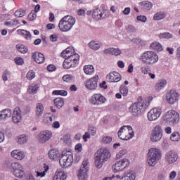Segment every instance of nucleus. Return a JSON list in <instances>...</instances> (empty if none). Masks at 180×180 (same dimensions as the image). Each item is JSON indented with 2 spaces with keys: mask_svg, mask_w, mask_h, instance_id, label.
I'll return each instance as SVG.
<instances>
[{
  "mask_svg": "<svg viewBox=\"0 0 180 180\" xmlns=\"http://www.w3.org/2000/svg\"><path fill=\"white\" fill-rule=\"evenodd\" d=\"M95 155V165L96 168L101 169L103 167V162L108 161L112 155L108 148H102L97 151Z\"/></svg>",
  "mask_w": 180,
  "mask_h": 180,
  "instance_id": "obj_1",
  "label": "nucleus"
},
{
  "mask_svg": "<svg viewBox=\"0 0 180 180\" xmlns=\"http://www.w3.org/2000/svg\"><path fill=\"white\" fill-rule=\"evenodd\" d=\"M5 165L17 178L22 179L25 176V169H23L22 165L18 162H12L9 160H6L5 162Z\"/></svg>",
  "mask_w": 180,
  "mask_h": 180,
  "instance_id": "obj_2",
  "label": "nucleus"
},
{
  "mask_svg": "<svg viewBox=\"0 0 180 180\" xmlns=\"http://www.w3.org/2000/svg\"><path fill=\"white\" fill-rule=\"evenodd\" d=\"M75 18L71 15L63 17L59 22L58 27L60 32H70L72 26L75 25Z\"/></svg>",
  "mask_w": 180,
  "mask_h": 180,
  "instance_id": "obj_3",
  "label": "nucleus"
},
{
  "mask_svg": "<svg viewBox=\"0 0 180 180\" xmlns=\"http://www.w3.org/2000/svg\"><path fill=\"white\" fill-rule=\"evenodd\" d=\"M140 60L146 65H153L158 63V56L154 51H148L142 53Z\"/></svg>",
  "mask_w": 180,
  "mask_h": 180,
  "instance_id": "obj_4",
  "label": "nucleus"
},
{
  "mask_svg": "<svg viewBox=\"0 0 180 180\" xmlns=\"http://www.w3.org/2000/svg\"><path fill=\"white\" fill-rule=\"evenodd\" d=\"M161 160V151L155 148H152L148 153V164L150 167H154Z\"/></svg>",
  "mask_w": 180,
  "mask_h": 180,
  "instance_id": "obj_5",
  "label": "nucleus"
},
{
  "mask_svg": "<svg viewBox=\"0 0 180 180\" xmlns=\"http://www.w3.org/2000/svg\"><path fill=\"white\" fill-rule=\"evenodd\" d=\"M65 58L63 63V67L65 70H70V68H74L78 65L79 63V55L78 53H73L72 55L68 56Z\"/></svg>",
  "mask_w": 180,
  "mask_h": 180,
  "instance_id": "obj_6",
  "label": "nucleus"
},
{
  "mask_svg": "<svg viewBox=\"0 0 180 180\" xmlns=\"http://www.w3.org/2000/svg\"><path fill=\"white\" fill-rule=\"evenodd\" d=\"M149 105L150 103L147 101L135 103L130 106V110L134 116H137L144 113Z\"/></svg>",
  "mask_w": 180,
  "mask_h": 180,
  "instance_id": "obj_7",
  "label": "nucleus"
},
{
  "mask_svg": "<svg viewBox=\"0 0 180 180\" xmlns=\"http://www.w3.org/2000/svg\"><path fill=\"white\" fill-rule=\"evenodd\" d=\"M60 165L62 168H68L74 162V155L71 152L63 151L59 160Z\"/></svg>",
  "mask_w": 180,
  "mask_h": 180,
  "instance_id": "obj_8",
  "label": "nucleus"
},
{
  "mask_svg": "<svg viewBox=\"0 0 180 180\" xmlns=\"http://www.w3.org/2000/svg\"><path fill=\"white\" fill-rule=\"evenodd\" d=\"M134 136V132L133 131V128L131 126H122L118 131V137L121 140H130Z\"/></svg>",
  "mask_w": 180,
  "mask_h": 180,
  "instance_id": "obj_9",
  "label": "nucleus"
},
{
  "mask_svg": "<svg viewBox=\"0 0 180 180\" xmlns=\"http://www.w3.org/2000/svg\"><path fill=\"white\" fill-rule=\"evenodd\" d=\"M165 120L167 123H169L171 126L178 124L179 122V114L174 110H169L165 114Z\"/></svg>",
  "mask_w": 180,
  "mask_h": 180,
  "instance_id": "obj_10",
  "label": "nucleus"
},
{
  "mask_svg": "<svg viewBox=\"0 0 180 180\" xmlns=\"http://www.w3.org/2000/svg\"><path fill=\"white\" fill-rule=\"evenodd\" d=\"M88 171H89V162L88 159H84L79 172V180L88 179Z\"/></svg>",
  "mask_w": 180,
  "mask_h": 180,
  "instance_id": "obj_11",
  "label": "nucleus"
},
{
  "mask_svg": "<svg viewBox=\"0 0 180 180\" xmlns=\"http://www.w3.org/2000/svg\"><path fill=\"white\" fill-rule=\"evenodd\" d=\"M161 139H162V127H161V125L158 124L152 130L150 141L152 143H158Z\"/></svg>",
  "mask_w": 180,
  "mask_h": 180,
  "instance_id": "obj_12",
  "label": "nucleus"
},
{
  "mask_svg": "<svg viewBox=\"0 0 180 180\" xmlns=\"http://www.w3.org/2000/svg\"><path fill=\"white\" fill-rule=\"evenodd\" d=\"M109 15L110 13L108 10L102 9L97 8L94 10L92 13V17L96 20H102V19H106V18H109Z\"/></svg>",
  "mask_w": 180,
  "mask_h": 180,
  "instance_id": "obj_13",
  "label": "nucleus"
},
{
  "mask_svg": "<svg viewBox=\"0 0 180 180\" xmlns=\"http://www.w3.org/2000/svg\"><path fill=\"white\" fill-rule=\"evenodd\" d=\"M130 165V162L127 158L122 159L120 161L117 162L112 166V170L115 173L120 172V171H123L124 168H127Z\"/></svg>",
  "mask_w": 180,
  "mask_h": 180,
  "instance_id": "obj_14",
  "label": "nucleus"
},
{
  "mask_svg": "<svg viewBox=\"0 0 180 180\" xmlns=\"http://www.w3.org/2000/svg\"><path fill=\"white\" fill-rule=\"evenodd\" d=\"M179 99V93L175 90H170L166 94V101L169 105H174Z\"/></svg>",
  "mask_w": 180,
  "mask_h": 180,
  "instance_id": "obj_15",
  "label": "nucleus"
},
{
  "mask_svg": "<svg viewBox=\"0 0 180 180\" xmlns=\"http://www.w3.org/2000/svg\"><path fill=\"white\" fill-rule=\"evenodd\" d=\"M162 113V110L160 108H155L150 110L148 112V119L150 122H153L154 120H157Z\"/></svg>",
  "mask_w": 180,
  "mask_h": 180,
  "instance_id": "obj_16",
  "label": "nucleus"
},
{
  "mask_svg": "<svg viewBox=\"0 0 180 180\" xmlns=\"http://www.w3.org/2000/svg\"><path fill=\"white\" fill-rule=\"evenodd\" d=\"M51 137H53V133L51 131H41L39 134V143L44 144V143H47V141H49Z\"/></svg>",
  "mask_w": 180,
  "mask_h": 180,
  "instance_id": "obj_17",
  "label": "nucleus"
},
{
  "mask_svg": "<svg viewBox=\"0 0 180 180\" xmlns=\"http://www.w3.org/2000/svg\"><path fill=\"white\" fill-rule=\"evenodd\" d=\"M99 79V76L96 75L94 77L89 79L85 82V86L87 89H90L91 91L94 89H96L98 88V80Z\"/></svg>",
  "mask_w": 180,
  "mask_h": 180,
  "instance_id": "obj_18",
  "label": "nucleus"
},
{
  "mask_svg": "<svg viewBox=\"0 0 180 180\" xmlns=\"http://www.w3.org/2000/svg\"><path fill=\"white\" fill-rule=\"evenodd\" d=\"M178 158V153L174 150H169L165 154V160L169 164H175Z\"/></svg>",
  "mask_w": 180,
  "mask_h": 180,
  "instance_id": "obj_19",
  "label": "nucleus"
},
{
  "mask_svg": "<svg viewBox=\"0 0 180 180\" xmlns=\"http://www.w3.org/2000/svg\"><path fill=\"white\" fill-rule=\"evenodd\" d=\"M107 82H119V81H122V76L120 73L117 72H111L106 76Z\"/></svg>",
  "mask_w": 180,
  "mask_h": 180,
  "instance_id": "obj_20",
  "label": "nucleus"
},
{
  "mask_svg": "<svg viewBox=\"0 0 180 180\" xmlns=\"http://www.w3.org/2000/svg\"><path fill=\"white\" fill-rule=\"evenodd\" d=\"M90 102L92 105H102V103H105V102H106V98H105L102 94H96L91 96Z\"/></svg>",
  "mask_w": 180,
  "mask_h": 180,
  "instance_id": "obj_21",
  "label": "nucleus"
},
{
  "mask_svg": "<svg viewBox=\"0 0 180 180\" xmlns=\"http://www.w3.org/2000/svg\"><path fill=\"white\" fill-rule=\"evenodd\" d=\"M13 123L18 124L22 122V111L19 107H16L13 113L12 116Z\"/></svg>",
  "mask_w": 180,
  "mask_h": 180,
  "instance_id": "obj_22",
  "label": "nucleus"
},
{
  "mask_svg": "<svg viewBox=\"0 0 180 180\" xmlns=\"http://www.w3.org/2000/svg\"><path fill=\"white\" fill-rule=\"evenodd\" d=\"M32 58L35 63H37V64H43L45 61L44 55L39 52L33 53Z\"/></svg>",
  "mask_w": 180,
  "mask_h": 180,
  "instance_id": "obj_23",
  "label": "nucleus"
},
{
  "mask_svg": "<svg viewBox=\"0 0 180 180\" xmlns=\"http://www.w3.org/2000/svg\"><path fill=\"white\" fill-rule=\"evenodd\" d=\"M11 156L15 160L22 161L25 158V152L19 150H14L11 152Z\"/></svg>",
  "mask_w": 180,
  "mask_h": 180,
  "instance_id": "obj_24",
  "label": "nucleus"
},
{
  "mask_svg": "<svg viewBox=\"0 0 180 180\" xmlns=\"http://www.w3.org/2000/svg\"><path fill=\"white\" fill-rule=\"evenodd\" d=\"M88 46L89 49H91V50H94V51H96L102 47V44H101L98 41H91L88 44Z\"/></svg>",
  "mask_w": 180,
  "mask_h": 180,
  "instance_id": "obj_25",
  "label": "nucleus"
},
{
  "mask_svg": "<svg viewBox=\"0 0 180 180\" xmlns=\"http://www.w3.org/2000/svg\"><path fill=\"white\" fill-rule=\"evenodd\" d=\"M44 112V106L41 103H37L35 114L37 117H41Z\"/></svg>",
  "mask_w": 180,
  "mask_h": 180,
  "instance_id": "obj_26",
  "label": "nucleus"
},
{
  "mask_svg": "<svg viewBox=\"0 0 180 180\" xmlns=\"http://www.w3.org/2000/svg\"><path fill=\"white\" fill-rule=\"evenodd\" d=\"M12 116V111L10 109H4L0 112V120L8 119Z\"/></svg>",
  "mask_w": 180,
  "mask_h": 180,
  "instance_id": "obj_27",
  "label": "nucleus"
},
{
  "mask_svg": "<svg viewBox=\"0 0 180 180\" xmlns=\"http://www.w3.org/2000/svg\"><path fill=\"white\" fill-rule=\"evenodd\" d=\"M49 157L51 160H57L60 158V151L57 149H51L49 152Z\"/></svg>",
  "mask_w": 180,
  "mask_h": 180,
  "instance_id": "obj_28",
  "label": "nucleus"
},
{
  "mask_svg": "<svg viewBox=\"0 0 180 180\" xmlns=\"http://www.w3.org/2000/svg\"><path fill=\"white\" fill-rule=\"evenodd\" d=\"M67 175L64 172H58L57 171L53 176V180H66Z\"/></svg>",
  "mask_w": 180,
  "mask_h": 180,
  "instance_id": "obj_29",
  "label": "nucleus"
},
{
  "mask_svg": "<svg viewBox=\"0 0 180 180\" xmlns=\"http://www.w3.org/2000/svg\"><path fill=\"white\" fill-rule=\"evenodd\" d=\"M150 49L155 51H162V45L160 42L155 41L150 44Z\"/></svg>",
  "mask_w": 180,
  "mask_h": 180,
  "instance_id": "obj_30",
  "label": "nucleus"
},
{
  "mask_svg": "<svg viewBox=\"0 0 180 180\" xmlns=\"http://www.w3.org/2000/svg\"><path fill=\"white\" fill-rule=\"evenodd\" d=\"M167 18V13L165 12H158L153 16L154 20H162V19H165Z\"/></svg>",
  "mask_w": 180,
  "mask_h": 180,
  "instance_id": "obj_31",
  "label": "nucleus"
},
{
  "mask_svg": "<svg viewBox=\"0 0 180 180\" xmlns=\"http://www.w3.org/2000/svg\"><path fill=\"white\" fill-rule=\"evenodd\" d=\"M121 180H134V172L130 171L127 172L124 174V176H122Z\"/></svg>",
  "mask_w": 180,
  "mask_h": 180,
  "instance_id": "obj_32",
  "label": "nucleus"
},
{
  "mask_svg": "<svg viewBox=\"0 0 180 180\" xmlns=\"http://www.w3.org/2000/svg\"><path fill=\"white\" fill-rule=\"evenodd\" d=\"M84 72L87 75H91V74H94V72H95V68L92 65H85L84 68Z\"/></svg>",
  "mask_w": 180,
  "mask_h": 180,
  "instance_id": "obj_33",
  "label": "nucleus"
},
{
  "mask_svg": "<svg viewBox=\"0 0 180 180\" xmlns=\"http://www.w3.org/2000/svg\"><path fill=\"white\" fill-rule=\"evenodd\" d=\"M37 91H39V84H32L29 86L27 92L29 94H37Z\"/></svg>",
  "mask_w": 180,
  "mask_h": 180,
  "instance_id": "obj_34",
  "label": "nucleus"
},
{
  "mask_svg": "<svg viewBox=\"0 0 180 180\" xmlns=\"http://www.w3.org/2000/svg\"><path fill=\"white\" fill-rule=\"evenodd\" d=\"M53 103L55 106L58 108V109H61L63 106H64V99L61 98H56L53 100Z\"/></svg>",
  "mask_w": 180,
  "mask_h": 180,
  "instance_id": "obj_35",
  "label": "nucleus"
},
{
  "mask_svg": "<svg viewBox=\"0 0 180 180\" xmlns=\"http://www.w3.org/2000/svg\"><path fill=\"white\" fill-rule=\"evenodd\" d=\"M71 50H72V47H68L65 50L61 52V57H63V58H65L67 56L72 55V52L71 51Z\"/></svg>",
  "mask_w": 180,
  "mask_h": 180,
  "instance_id": "obj_36",
  "label": "nucleus"
},
{
  "mask_svg": "<svg viewBox=\"0 0 180 180\" xmlns=\"http://www.w3.org/2000/svg\"><path fill=\"white\" fill-rule=\"evenodd\" d=\"M18 144H25L27 143V136L25 134L20 135L17 137Z\"/></svg>",
  "mask_w": 180,
  "mask_h": 180,
  "instance_id": "obj_37",
  "label": "nucleus"
},
{
  "mask_svg": "<svg viewBox=\"0 0 180 180\" xmlns=\"http://www.w3.org/2000/svg\"><path fill=\"white\" fill-rule=\"evenodd\" d=\"M16 47L18 51H19V53H21L22 54H26V53L29 51V49L27 48V46L24 44L17 45Z\"/></svg>",
  "mask_w": 180,
  "mask_h": 180,
  "instance_id": "obj_38",
  "label": "nucleus"
},
{
  "mask_svg": "<svg viewBox=\"0 0 180 180\" xmlns=\"http://www.w3.org/2000/svg\"><path fill=\"white\" fill-rule=\"evenodd\" d=\"M167 85V80L162 79L158 84H156L155 89L156 91H161L162 88Z\"/></svg>",
  "mask_w": 180,
  "mask_h": 180,
  "instance_id": "obj_39",
  "label": "nucleus"
},
{
  "mask_svg": "<svg viewBox=\"0 0 180 180\" xmlns=\"http://www.w3.org/2000/svg\"><path fill=\"white\" fill-rule=\"evenodd\" d=\"M141 6L143 8V9H147L148 11H150L153 8V3L146 1L141 2Z\"/></svg>",
  "mask_w": 180,
  "mask_h": 180,
  "instance_id": "obj_40",
  "label": "nucleus"
},
{
  "mask_svg": "<svg viewBox=\"0 0 180 180\" xmlns=\"http://www.w3.org/2000/svg\"><path fill=\"white\" fill-rule=\"evenodd\" d=\"M43 122L45 123V124H51V122H53V117L50 116V114H45L44 115Z\"/></svg>",
  "mask_w": 180,
  "mask_h": 180,
  "instance_id": "obj_41",
  "label": "nucleus"
},
{
  "mask_svg": "<svg viewBox=\"0 0 180 180\" xmlns=\"http://www.w3.org/2000/svg\"><path fill=\"white\" fill-rule=\"evenodd\" d=\"M18 32L20 33V34L25 36L26 40H30V39H32V34H30L29 31L25 30H18Z\"/></svg>",
  "mask_w": 180,
  "mask_h": 180,
  "instance_id": "obj_42",
  "label": "nucleus"
},
{
  "mask_svg": "<svg viewBox=\"0 0 180 180\" xmlns=\"http://www.w3.org/2000/svg\"><path fill=\"white\" fill-rule=\"evenodd\" d=\"M63 79L65 82H72L75 79V77L72 75H65L63 77Z\"/></svg>",
  "mask_w": 180,
  "mask_h": 180,
  "instance_id": "obj_43",
  "label": "nucleus"
},
{
  "mask_svg": "<svg viewBox=\"0 0 180 180\" xmlns=\"http://www.w3.org/2000/svg\"><path fill=\"white\" fill-rule=\"evenodd\" d=\"M26 15V11L22 8L17 10L15 12V16L16 18H23Z\"/></svg>",
  "mask_w": 180,
  "mask_h": 180,
  "instance_id": "obj_44",
  "label": "nucleus"
},
{
  "mask_svg": "<svg viewBox=\"0 0 180 180\" xmlns=\"http://www.w3.org/2000/svg\"><path fill=\"white\" fill-rule=\"evenodd\" d=\"M53 95H60L61 96H67L68 92L65 90H55L53 91Z\"/></svg>",
  "mask_w": 180,
  "mask_h": 180,
  "instance_id": "obj_45",
  "label": "nucleus"
},
{
  "mask_svg": "<svg viewBox=\"0 0 180 180\" xmlns=\"http://www.w3.org/2000/svg\"><path fill=\"white\" fill-rule=\"evenodd\" d=\"M160 39H172L173 35L169 32H163L159 34Z\"/></svg>",
  "mask_w": 180,
  "mask_h": 180,
  "instance_id": "obj_46",
  "label": "nucleus"
},
{
  "mask_svg": "<svg viewBox=\"0 0 180 180\" xmlns=\"http://www.w3.org/2000/svg\"><path fill=\"white\" fill-rule=\"evenodd\" d=\"M44 171L42 172H37V176H41V178H43V176H46V172H47L49 171V166L44 165Z\"/></svg>",
  "mask_w": 180,
  "mask_h": 180,
  "instance_id": "obj_47",
  "label": "nucleus"
},
{
  "mask_svg": "<svg viewBox=\"0 0 180 180\" xmlns=\"http://www.w3.org/2000/svg\"><path fill=\"white\" fill-rule=\"evenodd\" d=\"M36 77V73L34 72V71L33 70H30L26 75V78L29 80V81H32V79H33L34 78Z\"/></svg>",
  "mask_w": 180,
  "mask_h": 180,
  "instance_id": "obj_48",
  "label": "nucleus"
},
{
  "mask_svg": "<svg viewBox=\"0 0 180 180\" xmlns=\"http://www.w3.org/2000/svg\"><path fill=\"white\" fill-rule=\"evenodd\" d=\"M120 94L124 96H127V94H129V89L127 86H121L120 87Z\"/></svg>",
  "mask_w": 180,
  "mask_h": 180,
  "instance_id": "obj_49",
  "label": "nucleus"
},
{
  "mask_svg": "<svg viewBox=\"0 0 180 180\" xmlns=\"http://www.w3.org/2000/svg\"><path fill=\"white\" fill-rule=\"evenodd\" d=\"M179 139V133L178 132H173L170 136V139L172 140V141H178Z\"/></svg>",
  "mask_w": 180,
  "mask_h": 180,
  "instance_id": "obj_50",
  "label": "nucleus"
},
{
  "mask_svg": "<svg viewBox=\"0 0 180 180\" xmlns=\"http://www.w3.org/2000/svg\"><path fill=\"white\" fill-rule=\"evenodd\" d=\"M11 77V72L8 70H5L3 72L2 79L4 81H8V78Z\"/></svg>",
  "mask_w": 180,
  "mask_h": 180,
  "instance_id": "obj_51",
  "label": "nucleus"
},
{
  "mask_svg": "<svg viewBox=\"0 0 180 180\" xmlns=\"http://www.w3.org/2000/svg\"><path fill=\"white\" fill-rule=\"evenodd\" d=\"M126 30H127V32H128V33H136V32L137 31L136 27H134V26H133L131 25H129L126 27Z\"/></svg>",
  "mask_w": 180,
  "mask_h": 180,
  "instance_id": "obj_52",
  "label": "nucleus"
},
{
  "mask_svg": "<svg viewBox=\"0 0 180 180\" xmlns=\"http://www.w3.org/2000/svg\"><path fill=\"white\" fill-rule=\"evenodd\" d=\"M102 142L104 144H110V143H112V137L109 136H103Z\"/></svg>",
  "mask_w": 180,
  "mask_h": 180,
  "instance_id": "obj_53",
  "label": "nucleus"
},
{
  "mask_svg": "<svg viewBox=\"0 0 180 180\" xmlns=\"http://www.w3.org/2000/svg\"><path fill=\"white\" fill-rule=\"evenodd\" d=\"M14 61L15 64H17V65H23V64H25V61L23 60V58L20 57H16L14 59Z\"/></svg>",
  "mask_w": 180,
  "mask_h": 180,
  "instance_id": "obj_54",
  "label": "nucleus"
},
{
  "mask_svg": "<svg viewBox=\"0 0 180 180\" xmlns=\"http://www.w3.org/2000/svg\"><path fill=\"white\" fill-rule=\"evenodd\" d=\"M89 133H91L92 136H95V134H96V127H94L93 125H89Z\"/></svg>",
  "mask_w": 180,
  "mask_h": 180,
  "instance_id": "obj_55",
  "label": "nucleus"
},
{
  "mask_svg": "<svg viewBox=\"0 0 180 180\" xmlns=\"http://www.w3.org/2000/svg\"><path fill=\"white\" fill-rule=\"evenodd\" d=\"M125 154H127V150L122 149L120 150V153H117V158H122L123 155H125Z\"/></svg>",
  "mask_w": 180,
  "mask_h": 180,
  "instance_id": "obj_56",
  "label": "nucleus"
},
{
  "mask_svg": "<svg viewBox=\"0 0 180 180\" xmlns=\"http://www.w3.org/2000/svg\"><path fill=\"white\" fill-rule=\"evenodd\" d=\"M115 50V48H108V49H106L103 51V53L104 54H106V55H108V56H110V54L112 56H113V51Z\"/></svg>",
  "mask_w": 180,
  "mask_h": 180,
  "instance_id": "obj_57",
  "label": "nucleus"
},
{
  "mask_svg": "<svg viewBox=\"0 0 180 180\" xmlns=\"http://www.w3.org/2000/svg\"><path fill=\"white\" fill-rule=\"evenodd\" d=\"M49 39L52 43H54L58 40V35L57 34H52L49 37Z\"/></svg>",
  "mask_w": 180,
  "mask_h": 180,
  "instance_id": "obj_58",
  "label": "nucleus"
},
{
  "mask_svg": "<svg viewBox=\"0 0 180 180\" xmlns=\"http://www.w3.org/2000/svg\"><path fill=\"white\" fill-rule=\"evenodd\" d=\"M136 19L137 20H139V22H147V17H146V15H139Z\"/></svg>",
  "mask_w": 180,
  "mask_h": 180,
  "instance_id": "obj_59",
  "label": "nucleus"
},
{
  "mask_svg": "<svg viewBox=\"0 0 180 180\" xmlns=\"http://www.w3.org/2000/svg\"><path fill=\"white\" fill-rule=\"evenodd\" d=\"M36 18H37V15L34 13H31L28 15V19L29 20L32 21V20H34V19H36Z\"/></svg>",
  "mask_w": 180,
  "mask_h": 180,
  "instance_id": "obj_60",
  "label": "nucleus"
},
{
  "mask_svg": "<svg viewBox=\"0 0 180 180\" xmlns=\"http://www.w3.org/2000/svg\"><path fill=\"white\" fill-rule=\"evenodd\" d=\"M120 54H122V51L119 49H115L114 48V51H113V53H112V56H120Z\"/></svg>",
  "mask_w": 180,
  "mask_h": 180,
  "instance_id": "obj_61",
  "label": "nucleus"
},
{
  "mask_svg": "<svg viewBox=\"0 0 180 180\" xmlns=\"http://www.w3.org/2000/svg\"><path fill=\"white\" fill-rule=\"evenodd\" d=\"M47 71H49V72H52V71H56V65H48Z\"/></svg>",
  "mask_w": 180,
  "mask_h": 180,
  "instance_id": "obj_62",
  "label": "nucleus"
},
{
  "mask_svg": "<svg viewBox=\"0 0 180 180\" xmlns=\"http://www.w3.org/2000/svg\"><path fill=\"white\" fill-rule=\"evenodd\" d=\"M52 127L53 129H60V122L58 121H56L53 123Z\"/></svg>",
  "mask_w": 180,
  "mask_h": 180,
  "instance_id": "obj_63",
  "label": "nucleus"
},
{
  "mask_svg": "<svg viewBox=\"0 0 180 180\" xmlns=\"http://www.w3.org/2000/svg\"><path fill=\"white\" fill-rule=\"evenodd\" d=\"M176 59L180 63V46L176 50Z\"/></svg>",
  "mask_w": 180,
  "mask_h": 180,
  "instance_id": "obj_64",
  "label": "nucleus"
}]
</instances>
